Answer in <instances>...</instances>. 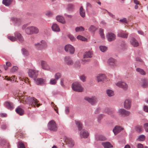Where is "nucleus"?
<instances>
[{"instance_id":"51","label":"nucleus","mask_w":148,"mask_h":148,"mask_svg":"<svg viewBox=\"0 0 148 148\" xmlns=\"http://www.w3.org/2000/svg\"><path fill=\"white\" fill-rule=\"evenodd\" d=\"M11 20L12 21H13L14 22L16 23H17L20 22V19L16 18H12Z\"/></svg>"},{"instance_id":"3","label":"nucleus","mask_w":148,"mask_h":148,"mask_svg":"<svg viewBox=\"0 0 148 148\" xmlns=\"http://www.w3.org/2000/svg\"><path fill=\"white\" fill-rule=\"evenodd\" d=\"M26 33L28 34H37L38 33L39 30L38 28L35 26H30L27 27L25 29Z\"/></svg>"},{"instance_id":"39","label":"nucleus","mask_w":148,"mask_h":148,"mask_svg":"<svg viewBox=\"0 0 148 148\" xmlns=\"http://www.w3.org/2000/svg\"><path fill=\"white\" fill-rule=\"evenodd\" d=\"M148 83L147 80L143 79L142 81V86L143 88H146L147 86Z\"/></svg>"},{"instance_id":"33","label":"nucleus","mask_w":148,"mask_h":148,"mask_svg":"<svg viewBox=\"0 0 148 148\" xmlns=\"http://www.w3.org/2000/svg\"><path fill=\"white\" fill-rule=\"evenodd\" d=\"M75 123L78 127V130H81L82 128V123L79 121H76Z\"/></svg>"},{"instance_id":"26","label":"nucleus","mask_w":148,"mask_h":148,"mask_svg":"<svg viewBox=\"0 0 148 148\" xmlns=\"http://www.w3.org/2000/svg\"><path fill=\"white\" fill-rule=\"evenodd\" d=\"M136 71L140 75H145L146 74V72L142 69L139 68L136 69Z\"/></svg>"},{"instance_id":"32","label":"nucleus","mask_w":148,"mask_h":148,"mask_svg":"<svg viewBox=\"0 0 148 148\" xmlns=\"http://www.w3.org/2000/svg\"><path fill=\"white\" fill-rule=\"evenodd\" d=\"M13 0H3V3L6 6H8L12 2Z\"/></svg>"},{"instance_id":"56","label":"nucleus","mask_w":148,"mask_h":148,"mask_svg":"<svg viewBox=\"0 0 148 148\" xmlns=\"http://www.w3.org/2000/svg\"><path fill=\"white\" fill-rule=\"evenodd\" d=\"M144 128L145 130V131L148 132V123H146L144 125Z\"/></svg>"},{"instance_id":"12","label":"nucleus","mask_w":148,"mask_h":148,"mask_svg":"<svg viewBox=\"0 0 148 148\" xmlns=\"http://www.w3.org/2000/svg\"><path fill=\"white\" fill-rule=\"evenodd\" d=\"M118 113L119 114L124 116H128L130 114V112L129 111L122 108L120 109L119 110Z\"/></svg>"},{"instance_id":"21","label":"nucleus","mask_w":148,"mask_h":148,"mask_svg":"<svg viewBox=\"0 0 148 148\" xmlns=\"http://www.w3.org/2000/svg\"><path fill=\"white\" fill-rule=\"evenodd\" d=\"M131 44L134 47H136L138 46L139 43L134 38H132L130 40Z\"/></svg>"},{"instance_id":"37","label":"nucleus","mask_w":148,"mask_h":148,"mask_svg":"<svg viewBox=\"0 0 148 148\" xmlns=\"http://www.w3.org/2000/svg\"><path fill=\"white\" fill-rule=\"evenodd\" d=\"M79 13L80 15L83 17L85 16V11L84 10L83 7L82 6L80 7L79 10Z\"/></svg>"},{"instance_id":"13","label":"nucleus","mask_w":148,"mask_h":148,"mask_svg":"<svg viewBox=\"0 0 148 148\" xmlns=\"http://www.w3.org/2000/svg\"><path fill=\"white\" fill-rule=\"evenodd\" d=\"M64 142L66 144L70 147H72L74 145V142L71 138L66 137L65 138Z\"/></svg>"},{"instance_id":"24","label":"nucleus","mask_w":148,"mask_h":148,"mask_svg":"<svg viewBox=\"0 0 148 148\" xmlns=\"http://www.w3.org/2000/svg\"><path fill=\"white\" fill-rule=\"evenodd\" d=\"M108 62L109 64L111 66H114L116 65V60L113 58H110L108 60Z\"/></svg>"},{"instance_id":"40","label":"nucleus","mask_w":148,"mask_h":148,"mask_svg":"<svg viewBox=\"0 0 148 148\" xmlns=\"http://www.w3.org/2000/svg\"><path fill=\"white\" fill-rule=\"evenodd\" d=\"M135 129L138 132H140L142 131V127L140 125L136 126Z\"/></svg>"},{"instance_id":"23","label":"nucleus","mask_w":148,"mask_h":148,"mask_svg":"<svg viewBox=\"0 0 148 148\" xmlns=\"http://www.w3.org/2000/svg\"><path fill=\"white\" fill-rule=\"evenodd\" d=\"M4 105L5 107L11 110L13 108V104L11 102H5Z\"/></svg>"},{"instance_id":"1","label":"nucleus","mask_w":148,"mask_h":148,"mask_svg":"<svg viewBox=\"0 0 148 148\" xmlns=\"http://www.w3.org/2000/svg\"><path fill=\"white\" fill-rule=\"evenodd\" d=\"M18 97L21 102L24 104H29L34 108L36 107V105L37 107L40 105V103H38V101L34 97L25 96H24L23 95H20L19 94L18 95Z\"/></svg>"},{"instance_id":"29","label":"nucleus","mask_w":148,"mask_h":148,"mask_svg":"<svg viewBox=\"0 0 148 148\" xmlns=\"http://www.w3.org/2000/svg\"><path fill=\"white\" fill-rule=\"evenodd\" d=\"M52 30L56 32H59L60 31V28L58 25L56 24H53L52 26Z\"/></svg>"},{"instance_id":"38","label":"nucleus","mask_w":148,"mask_h":148,"mask_svg":"<svg viewBox=\"0 0 148 148\" xmlns=\"http://www.w3.org/2000/svg\"><path fill=\"white\" fill-rule=\"evenodd\" d=\"M97 29V28L93 25H91L89 27L88 30L91 32H95Z\"/></svg>"},{"instance_id":"64","label":"nucleus","mask_w":148,"mask_h":148,"mask_svg":"<svg viewBox=\"0 0 148 148\" xmlns=\"http://www.w3.org/2000/svg\"><path fill=\"white\" fill-rule=\"evenodd\" d=\"M138 148H143V145L141 144H138Z\"/></svg>"},{"instance_id":"10","label":"nucleus","mask_w":148,"mask_h":148,"mask_svg":"<svg viewBox=\"0 0 148 148\" xmlns=\"http://www.w3.org/2000/svg\"><path fill=\"white\" fill-rule=\"evenodd\" d=\"M80 136L81 138H87L89 136V133L86 130H82L80 132Z\"/></svg>"},{"instance_id":"5","label":"nucleus","mask_w":148,"mask_h":148,"mask_svg":"<svg viewBox=\"0 0 148 148\" xmlns=\"http://www.w3.org/2000/svg\"><path fill=\"white\" fill-rule=\"evenodd\" d=\"M48 127L49 130L54 131H56L57 129L56 124L53 120H51L49 122Z\"/></svg>"},{"instance_id":"55","label":"nucleus","mask_w":148,"mask_h":148,"mask_svg":"<svg viewBox=\"0 0 148 148\" xmlns=\"http://www.w3.org/2000/svg\"><path fill=\"white\" fill-rule=\"evenodd\" d=\"M99 33L100 36L102 38H104V35L103 34V30L102 29H100L99 30Z\"/></svg>"},{"instance_id":"15","label":"nucleus","mask_w":148,"mask_h":148,"mask_svg":"<svg viewBox=\"0 0 148 148\" xmlns=\"http://www.w3.org/2000/svg\"><path fill=\"white\" fill-rule=\"evenodd\" d=\"M42 67L43 69L49 71L50 69V67L47 63L44 61H42L41 62Z\"/></svg>"},{"instance_id":"49","label":"nucleus","mask_w":148,"mask_h":148,"mask_svg":"<svg viewBox=\"0 0 148 148\" xmlns=\"http://www.w3.org/2000/svg\"><path fill=\"white\" fill-rule=\"evenodd\" d=\"M68 36L70 40L72 41H73L75 40V38L71 34H68Z\"/></svg>"},{"instance_id":"50","label":"nucleus","mask_w":148,"mask_h":148,"mask_svg":"<svg viewBox=\"0 0 148 148\" xmlns=\"http://www.w3.org/2000/svg\"><path fill=\"white\" fill-rule=\"evenodd\" d=\"M99 48L101 51L104 52L106 50L107 48L105 46H100Z\"/></svg>"},{"instance_id":"58","label":"nucleus","mask_w":148,"mask_h":148,"mask_svg":"<svg viewBox=\"0 0 148 148\" xmlns=\"http://www.w3.org/2000/svg\"><path fill=\"white\" fill-rule=\"evenodd\" d=\"M18 69V68L16 66H14L11 69V71L12 72H14L17 70Z\"/></svg>"},{"instance_id":"25","label":"nucleus","mask_w":148,"mask_h":148,"mask_svg":"<svg viewBox=\"0 0 148 148\" xmlns=\"http://www.w3.org/2000/svg\"><path fill=\"white\" fill-rule=\"evenodd\" d=\"M36 84L38 85L42 84L45 82V81L44 79L42 78H38L36 79H34Z\"/></svg>"},{"instance_id":"7","label":"nucleus","mask_w":148,"mask_h":148,"mask_svg":"<svg viewBox=\"0 0 148 148\" xmlns=\"http://www.w3.org/2000/svg\"><path fill=\"white\" fill-rule=\"evenodd\" d=\"M28 73L29 77L34 78L37 77L38 75V71L35 70L29 69Z\"/></svg>"},{"instance_id":"16","label":"nucleus","mask_w":148,"mask_h":148,"mask_svg":"<svg viewBox=\"0 0 148 148\" xmlns=\"http://www.w3.org/2000/svg\"><path fill=\"white\" fill-rule=\"evenodd\" d=\"M92 52L90 51L86 52L84 53L83 56L84 59L82 60L83 61V62L88 61L89 60H86L85 59L86 58H91L92 57Z\"/></svg>"},{"instance_id":"43","label":"nucleus","mask_w":148,"mask_h":148,"mask_svg":"<svg viewBox=\"0 0 148 148\" xmlns=\"http://www.w3.org/2000/svg\"><path fill=\"white\" fill-rule=\"evenodd\" d=\"M18 148H25L24 144L21 142L18 143Z\"/></svg>"},{"instance_id":"63","label":"nucleus","mask_w":148,"mask_h":148,"mask_svg":"<svg viewBox=\"0 0 148 148\" xmlns=\"http://www.w3.org/2000/svg\"><path fill=\"white\" fill-rule=\"evenodd\" d=\"M144 109L145 111L148 112V106H145L144 107Z\"/></svg>"},{"instance_id":"45","label":"nucleus","mask_w":148,"mask_h":148,"mask_svg":"<svg viewBox=\"0 0 148 148\" xmlns=\"http://www.w3.org/2000/svg\"><path fill=\"white\" fill-rule=\"evenodd\" d=\"M57 80L55 79H51L50 81V84L51 85H55L57 83Z\"/></svg>"},{"instance_id":"6","label":"nucleus","mask_w":148,"mask_h":148,"mask_svg":"<svg viewBox=\"0 0 148 148\" xmlns=\"http://www.w3.org/2000/svg\"><path fill=\"white\" fill-rule=\"evenodd\" d=\"M84 99L92 105H95L97 101V98L95 97H86L84 98Z\"/></svg>"},{"instance_id":"52","label":"nucleus","mask_w":148,"mask_h":148,"mask_svg":"<svg viewBox=\"0 0 148 148\" xmlns=\"http://www.w3.org/2000/svg\"><path fill=\"white\" fill-rule=\"evenodd\" d=\"M79 78L82 82H84L86 79V77L84 75H82L79 76Z\"/></svg>"},{"instance_id":"57","label":"nucleus","mask_w":148,"mask_h":148,"mask_svg":"<svg viewBox=\"0 0 148 148\" xmlns=\"http://www.w3.org/2000/svg\"><path fill=\"white\" fill-rule=\"evenodd\" d=\"M4 146L5 148H9L10 147V145L9 143L7 142V141H5Z\"/></svg>"},{"instance_id":"9","label":"nucleus","mask_w":148,"mask_h":148,"mask_svg":"<svg viewBox=\"0 0 148 148\" xmlns=\"http://www.w3.org/2000/svg\"><path fill=\"white\" fill-rule=\"evenodd\" d=\"M64 49L66 52H69L71 54H73L75 51V49L71 45H67L64 47Z\"/></svg>"},{"instance_id":"28","label":"nucleus","mask_w":148,"mask_h":148,"mask_svg":"<svg viewBox=\"0 0 148 148\" xmlns=\"http://www.w3.org/2000/svg\"><path fill=\"white\" fill-rule=\"evenodd\" d=\"M56 18L57 21L58 22L62 23H65V20L62 16H58L56 17Z\"/></svg>"},{"instance_id":"46","label":"nucleus","mask_w":148,"mask_h":148,"mask_svg":"<svg viewBox=\"0 0 148 148\" xmlns=\"http://www.w3.org/2000/svg\"><path fill=\"white\" fill-rule=\"evenodd\" d=\"M22 52L23 54L25 56H27L29 55L28 51L25 49H22Z\"/></svg>"},{"instance_id":"48","label":"nucleus","mask_w":148,"mask_h":148,"mask_svg":"<svg viewBox=\"0 0 148 148\" xmlns=\"http://www.w3.org/2000/svg\"><path fill=\"white\" fill-rule=\"evenodd\" d=\"M61 77V75L60 73H56L55 75V79L57 80Z\"/></svg>"},{"instance_id":"35","label":"nucleus","mask_w":148,"mask_h":148,"mask_svg":"<svg viewBox=\"0 0 148 148\" xmlns=\"http://www.w3.org/2000/svg\"><path fill=\"white\" fill-rule=\"evenodd\" d=\"M23 136V133L21 131L19 130L18 131L16 135L15 136L17 138H18L19 137L20 138L22 137Z\"/></svg>"},{"instance_id":"18","label":"nucleus","mask_w":148,"mask_h":148,"mask_svg":"<svg viewBox=\"0 0 148 148\" xmlns=\"http://www.w3.org/2000/svg\"><path fill=\"white\" fill-rule=\"evenodd\" d=\"M131 101L130 99L126 100L124 103V107L127 109H130L131 106Z\"/></svg>"},{"instance_id":"31","label":"nucleus","mask_w":148,"mask_h":148,"mask_svg":"<svg viewBox=\"0 0 148 148\" xmlns=\"http://www.w3.org/2000/svg\"><path fill=\"white\" fill-rule=\"evenodd\" d=\"M102 144L104 148H109L113 147L112 146L109 142L103 143Z\"/></svg>"},{"instance_id":"22","label":"nucleus","mask_w":148,"mask_h":148,"mask_svg":"<svg viewBox=\"0 0 148 148\" xmlns=\"http://www.w3.org/2000/svg\"><path fill=\"white\" fill-rule=\"evenodd\" d=\"M115 110L114 109L108 108H106L104 110L105 113H106L111 116L113 115V114Z\"/></svg>"},{"instance_id":"11","label":"nucleus","mask_w":148,"mask_h":148,"mask_svg":"<svg viewBox=\"0 0 148 148\" xmlns=\"http://www.w3.org/2000/svg\"><path fill=\"white\" fill-rule=\"evenodd\" d=\"M106 38L110 42L114 40L116 38L115 35L111 32H109L106 35Z\"/></svg>"},{"instance_id":"20","label":"nucleus","mask_w":148,"mask_h":148,"mask_svg":"<svg viewBox=\"0 0 148 148\" xmlns=\"http://www.w3.org/2000/svg\"><path fill=\"white\" fill-rule=\"evenodd\" d=\"M123 129V128L119 126H116L113 129V131L114 134L116 135Z\"/></svg>"},{"instance_id":"4","label":"nucleus","mask_w":148,"mask_h":148,"mask_svg":"<svg viewBox=\"0 0 148 148\" xmlns=\"http://www.w3.org/2000/svg\"><path fill=\"white\" fill-rule=\"evenodd\" d=\"M72 88L74 90L78 92H82L83 90L79 83L77 82H75L72 84Z\"/></svg>"},{"instance_id":"59","label":"nucleus","mask_w":148,"mask_h":148,"mask_svg":"<svg viewBox=\"0 0 148 148\" xmlns=\"http://www.w3.org/2000/svg\"><path fill=\"white\" fill-rule=\"evenodd\" d=\"M98 139L100 140H105L106 138L104 136L101 135L99 136Z\"/></svg>"},{"instance_id":"47","label":"nucleus","mask_w":148,"mask_h":148,"mask_svg":"<svg viewBox=\"0 0 148 148\" xmlns=\"http://www.w3.org/2000/svg\"><path fill=\"white\" fill-rule=\"evenodd\" d=\"M77 38L78 39L83 41H85L86 40V39L85 38L80 35L78 36Z\"/></svg>"},{"instance_id":"60","label":"nucleus","mask_w":148,"mask_h":148,"mask_svg":"<svg viewBox=\"0 0 148 148\" xmlns=\"http://www.w3.org/2000/svg\"><path fill=\"white\" fill-rule=\"evenodd\" d=\"M46 15L49 17L51 16L53 14V13L51 11H48L46 13Z\"/></svg>"},{"instance_id":"17","label":"nucleus","mask_w":148,"mask_h":148,"mask_svg":"<svg viewBox=\"0 0 148 148\" xmlns=\"http://www.w3.org/2000/svg\"><path fill=\"white\" fill-rule=\"evenodd\" d=\"M116 85L125 90L127 89L128 88V86L126 83L123 82H119L116 84Z\"/></svg>"},{"instance_id":"44","label":"nucleus","mask_w":148,"mask_h":148,"mask_svg":"<svg viewBox=\"0 0 148 148\" xmlns=\"http://www.w3.org/2000/svg\"><path fill=\"white\" fill-rule=\"evenodd\" d=\"M51 105L53 107V108L54 110L56 111V112L58 114V108L57 107L56 105H55L54 103L53 102H52L51 103Z\"/></svg>"},{"instance_id":"19","label":"nucleus","mask_w":148,"mask_h":148,"mask_svg":"<svg viewBox=\"0 0 148 148\" xmlns=\"http://www.w3.org/2000/svg\"><path fill=\"white\" fill-rule=\"evenodd\" d=\"M106 78V75L105 74H99L96 76V78L98 82L103 81Z\"/></svg>"},{"instance_id":"8","label":"nucleus","mask_w":148,"mask_h":148,"mask_svg":"<svg viewBox=\"0 0 148 148\" xmlns=\"http://www.w3.org/2000/svg\"><path fill=\"white\" fill-rule=\"evenodd\" d=\"M35 45L36 48L38 49L45 48L47 47V44L44 40H42L40 42H38L35 44Z\"/></svg>"},{"instance_id":"30","label":"nucleus","mask_w":148,"mask_h":148,"mask_svg":"<svg viewBox=\"0 0 148 148\" xmlns=\"http://www.w3.org/2000/svg\"><path fill=\"white\" fill-rule=\"evenodd\" d=\"M118 36L123 38H127L128 36V34L127 33H124L123 32H120L117 35Z\"/></svg>"},{"instance_id":"36","label":"nucleus","mask_w":148,"mask_h":148,"mask_svg":"<svg viewBox=\"0 0 148 148\" xmlns=\"http://www.w3.org/2000/svg\"><path fill=\"white\" fill-rule=\"evenodd\" d=\"M106 92L107 95L109 97H112L114 95V91L111 90H107Z\"/></svg>"},{"instance_id":"41","label":"nucleus","mask_w":148,"mask_h":148,"mask_svg":"<svg viewBox=\"0 0 148 148\" xmlns=\"http://www.w3.org/2000/svg\"><path fill=\"white\" fill-rule=\"evenodd\" d=\"M75 30L76 32L82 31L84 30V28L82 26L77 27L75 28Z\"/></svg>"},{"instance_id":"27","label":"nucleus","mask_w":148,"mask_h":148,"mask_svg":"<svg viewBox=\"0 0 148 148\" xmlns=\"http://www.w3.org/2000/svg\"><path fill=\"white\" fill-rule=\"evenodd\" d=\"M16 111L20 115H23L24 113V110L21 108L18 107L16 109Z\"/></svg>"},{"instance_id":"14","label":"nucleus","mask_w":148,"mask_h":148,"mask_svg":"<svg viewBox=\"0 0 148 148\" xmlns=\"http://www.w3.org/2000/svg\"><path fill=\"white\" fill-rule=\"evenodd\" d=\"M64 63L69 65H72L73 64V62L71 58L68 56L64 57Z\"/></svg>"},{"instance_id":"2","label":"nucleus","mask_w":148,"mask_h":148,"mask_svg":"<svg viewBox=\"0 0 148 148\" xmlns=\"http://www.w3.org/2000/svg\"><path fill=\"white\" fill-rule=\"evenodd\" d=\"M14 36L15 37L11 36H8V38L12 41H16L17 40L21 42H22L24 41V39L20 33L16 32L14 33Z\"/></svg>"},{"instance_id":"61","label":"nucleus","mask_w":148,"mask_h":148,"mask_svg":"<svg viewBox=\"0 0 148 148\" xmlns=\"http://www.w3.org/2000/svg\"><path fill=\"white\" fill-rule=\"evenodd\" d=\"M101 110V108H97L95 111V114H98L99 113Z\"/></svg>"},{"instance_id":"34","label":"nucleus","mask_w":148,"mask_h":148,"mask_svg":"<svg viewBox=\"0 0 148 148\" xmlns=\"http://www.w3.org/2000/svg\"><path fill=\"white\" fill-rule=\"evenodd\" d=\"M5 79L8 81H14L15 80V82L16 81V77L15 76H12L10 78L8 77V76H6L5 77Z\"/></svg>"},{"instance_id":"54","label":"nucleus","mask_w":148,"mask_h":148,"mask_svg":"<svg viewBox=\"0 0 148 148\" xmlns=\"http://www.w3.org/2000/svg\"><path fill=\"white\" fill-rule=\"evenodd\" d=\"M120 22L123 23H127V20L126 18H123L122 19H120L119 20Z\"/></svg>"},{"instance_id":"42","label":"nucleus","mask_w":148,"mask_h":148,"mask_svg":"<svg viewBox=\"0 0 148 148\" xmlns=\"http://www.w3.org/2000/svg\"><path fill=\"white\" fill-rule=\"evenodd\" d=\"M145 136L144 135H141L138 136L137 140L140 141H143L145 140Z\"/></svg>"},{"instance_id":"62","label":"nucleus","mask_w":148,"mask_h":148,"mask_svg":"<svg viewBox=\"0 0 148 148\" xmlns=\"http://www.w3.org/2000/svg\"><path fill=\"white\" fill-rule=\"evenodd\" d=\"M136 60L137 61H138L140 62H143V60L139 57H136Z\"/></svg>"},{"instance_id":"53","label":"nucleus","mask_w":148,"mask_h":148,"mask_svg":"<svg viewBox=\"0 0 148 148\" xmlns=\"http://www.w3.org/2000/svg\"><path fill=\"white\" fill-rule=\"evenodd\" d=\"M19 79L20 80H21L23 81L24 80L25 82H26L27 81L29 83V84H30V86H31V85H30V84H29V81H28V78H26L25 79H24L23 78H22L21 77H20L19 78Z\"/></svg>"}]
</instances>
